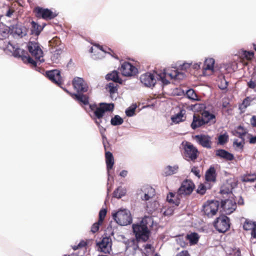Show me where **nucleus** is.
Returning a JSON list of instances; mask_svg holds the SVG:
<instances>
[{"mask_svg":"<svg viewBox=\"0 0 256 256\" xmlns=\"http://www.w3.org/2000/svg\"><path fill=\"white\" fill-rule=\"evenodd\" d=\"M107 211L106 209H102L99 212L98 222L100 223H102L104 220Z\"/></svg>","mask_w":256,"mask_h":256,"instance_id":"obj_45","label":"nucleus"},{"mask_svg":"<svg viewBox=\"0 0 256 256\" xmlns=\"http://www.w3.org/2000/svg\"><path fill=\"white\" fill-rule=\"evenodd\" d=\"M256 227V222H253L252 221L246 220L244 224L243 228L244 230H252L254 231V228Z\"/></svg>","mask_w":256,"mask_h":256,"instance_id":"obj_33","label":"nucleus"},{"mask_svg":"<svg viewBox=\"0 0 256 256\" xmlns=\"http://www.w3.org/2000/svg\"><path fill=\"white\" fill-rule=\"evenodd\" d=\"M215 154L216 157L222 158L226 161L232 160L234 158L233 154L223 149L216 150Z\"/></svg>","mask_w":256,"mask_h":256,"instance_id":"obj_20","label":"nucleus"},{"mask_svg":"<svg viewBox=\"0 0 256 256\" xmlns=\"http://www.w3.org/2000/svg\"><path fill=\"white\" fill-rule=\"evenodd\" d=\"M15 32L16 34H18V36H20L21 37H22L23 36V34H22V30L20 28H16Z\"/></svg>","mask_w":256,"mask_h":256,"instance_id":"obj_60","label":"nucleus"},{"mask_svg":"<svg viewBox=\"0 0 256 256\" xmlns=\"http://www.w3.org/2000/svg\"><path fill=\"white\" fill-rule=\"evenodd\" d=\"M216 172L214 167L210 166L206 172V180L208 182H214L216 180Z\"/></svg>","mask_w":256,"mask_h":256,"instance_id":"obj_25","label":"nucleus"},{"mask_svg":"<svg viewBox=\"0 0 256 256\" xmlns=\"http://www.w3.org/2000/svg\"><path fill=\"white\" fill-rule=\"evenodd\" d=\"M113 104L100 103L99 106L96 104H90V108L94 112L95 123L100 126L102 123V118L106 112L112 111L114 109Z\"/></svg>","mask_w":256,"mask_h":256,"instance_id":"obj_1","label":"nucleus"},{"mask_svg":"<svg viewBox=\"0 0 256 256\" xmlns=\"http://www.w3.org/2000/svg\"><path fill=\"white\" fill-rule=\"evenodd\" d=\"M10 32L9 28L2 22L0 23V40L6 38Z\"/></svg>","mask_w":256,"mask_h":256,"instance_id":"obj_27","label":"nucleus"},{"mask_svg":"<svg viewBox=\"0 0 256 256\" xmlns=\"http://www.w3.org/2000/svg\"><path fill=\"white\" fill-rule=\"evenodd\" d=\"M178 166H170L166 167L164 170L163 175L164 176H168L176 173V170H178Z\"/></svg>","mask_w":256,"mask_h":256,"instance_id":"obj_32","label":"nucleus"},{"mask_svg":"<svg viewBox=\"0 0 256 256\" xmlns=\"http://www.w3.org/2000/svg\"><path fill=\"white\" fill-rule=\"evenodd\" d=\"M194 188L195 185L192 180H185L178 190V196L182 197L189 196L192 193Z\"/></svg>","mask_w":256,"mask_h":256,"instance_id":"obj_7","label":"nucleus"},{"mask_svg":"<svg viewBox=\"0 0 256 256\" xmlns=\"http://www.w3.org/2000/svg\"><path fill=\"white\" fill-rule=\"evenodd\" d=\"M104 148L105 150H106V146H104ZM105 158L106 162V168L108 172H109V171L112 169L114 163V158L112 154L110 152L106 150Z\"/></svg>","mask_w":256,"mask_h":256,"instance_id":"obj_22","label":"nucleus"},{"mask_svg":"<svg viewBox=\"0 0 256 256\" xmlns=\"http://www.w3.org/2000/svg\"><path fill=\"white\" fill-rule=\"evenodd\" d=\"M120 70L124 76H134L138 74V68L128 62H122Z\"/></svg>","mask_w":256,"mask_h":256,"instance_id":"obj_10","label":"nucleus"},{"mask_svg":"<svg viewBox=\"0 0 256 256\" xmlns=\"http://www.w3.org/2000/svg\"><path fill=\"white\" fill-rule=\"evenodd\" d=\"M72 86L78 93L86 92L88 90V86L82 78L76 77L72 80Z\"/></svg>","mask_w":256,"mask_h":256,"instance_id":"obj_13","label":"nucleus"},{"mask_svg":"<svg viewBox=\"0 0 256 256\" xmlns=\"http://www.w3.org/2000/svg\"><path fill=\"white\" fill-rule=\"evenodd\" d=\"M228 140V136L226 133L220 134L218 138V144L222 145L226 143Z\"/></svg>","mask_w":256,"mask_h":256,"instance_id":"obj_42","label":"nucleus"},{"mask_svg":"<svg viewBox=\"0 0 256 256\" xmlns=\"http://www.w3.org/2000/svg\"><path fill=\"white\" fill-rule=\"evenodd\" d=\"M247 86L253 90L255 89L256 88V80H253V79L252 78L247 82Z\"/></svg>","mask_w":256,"mask_h":256,"instance_id":"obj_52","label":"nucleus"},{"mask_svg":"<svg viewBox=\"0 0 256 256\" xmlns=\"http://www.w3.org/2000/svg\"><path fill=\"white\" fill-rule=\"evenodd\" d=\"M124 122L123 119L118 115L115 116L111 119L110 122L112 126H119Z\"/></svg>","mask_w":256,"mask_h":256,"instance_id":"obj_37","label":"nucleus"},{"mask_svg":"<svg viewBox=\"0 0 256 256\" xmlns=\"http://www.w3.org/2000/svg\"><path fill=\"white\" fill-rule=\"evenodd\" d=\"M87 245L86 242L84 240H81L78 245L74 246L72 248L74 250H76L79 248H82L85 247Z\"/></svg>","mask_w":256,"mask_h":256,"instance_id":"obj_50","label":"nucleus"},{"mask_svg":"<svg viewBox=\"0 0 256 256\" xmlns=\"http://www.w3.org/2000/svg\"><path fill=\"white\" fill-rule=\"evenodd\" d=\"M206 125H211L216 122V118L214 114L210 113L208 110H204L200 112Z\"/></svg>","mask_w":256,"mask_h":256,"instance_id":"obj_19","label":"nucleus"},{"mask_svg":"<svg viewBox=\"0 0 256 256\" xmlns=\"http://www.w3.org/2000/svg\"><path fill=\"white\" fill-rule=\"evenodd\" d=\"M221 207L226 214H230L236 210V204L232 200L227 199L222 201Z\"/></svg>","mask_w":256,"mask_h":256,"instance_id":"obj_15","label":"nucleus"},{"mask_svg":"<svg viewBox=\"0 0 256 256\" xmlns=\"http://www.w3.org/2000/svg\"><path fill=\"white\" fill-rule=\"evenodd\" d=\"M200 64H201V63H200V62L199 64H198V63L194 64L192 65V68H193L194 69L198 70V69L200 68Z\"/></svg>","mask_w":256,"mask_h":256,"instance_id":"obj_62","label":"nucleus"},{"mask_svg":"<svg viewBox=\"0 0 256 256\" xmlns=\"http://www.w3.org/2000/svg\"><path fill=\"white\" fill-rule=\"evenodd\" d=\"M256 180V174H248L244 175L242 180L244 182H254Z\"/></svg>","mask_w":256,"mask_h":256,"instance_id":"obj_40","label":"nucleus"},{"mask_svg":"<svg viewBox=\"0 0 256 256\" xmlns=\"http://www.w3.org/2000/svg\"><path fill=\"white\" fill-rule=\"evenodd\" d=\"M35 16L38 18H42L45 20H50L57 16L56 12H52L50 10L44 8L40 6H36L34 9Z\"/></svg>","mask_w":256,"mask_h":256,"instance_id":"obj_8","label":"nucleus"},{"mask_svg":"<svg viewBox=\"0 0 256 256\" xmlns=\"http://www.w3.org/2000/svg\"><path fill=\"white\" fill-rule=\"evenodd\" d=\"M107 88H108L109 92L111 95L118 92V86L112 82L109 83L107 85Z\"/></svg>","mask_w":256,"mask_h":256,"instance_id":"obj_43","label":"nucleus"},{"mask_svg":"<svg viewBox=\"0 0 256 256\" xmlns=\"http://www.w3.org/2000/svg\"><path fill=\"white\" fill-rule=\"evenodd\" d=\"M186 118V110L182 109L178 114L172 117V120L174 123L178 124L180 122L184 121Z\"/></svg>","mask_w":256,"mask_h":256,"instance_id":"obj_24","label":"nucleus"},{"mask_svg":"<svg viewBox=\"0 0 256 256\" xmlns=\"http://www.w3.org/2000/svg\"><path fill=\"white\" fill-rule=\"evenodd\" d=\"M102 224V223H100L98 221L97 222L94 224L91 228V232L92 233H95L98 232L99 230L100 226Z\"/></svg>","mask_w":256,"mask_h":256,"instance_id":"obj_51","label":"nucleus"},{"mask_svg":"<svg viewBox=\"0 0 256 256\" xmlns=\"http://www.w3.org/2000/svg\"><path fill=\"white\" fill-rule=\"evenodd\" d=\"M232 256H241L240 252V250H236V252Z\"/></svg>","mask_w":256,"mask_h":256,"instance_id":"obj_64","label":"nucleus"},{"mask_svg":"<svg viewBox=\"0 0 256 256\" xmlns=\"http://www.w3.org/2000/svg\"><path fill=\"white\" fill-rule=\"evenodd\" d=\"M98 250L105 254H110L112 251V241L108 236L104 237L102 240L97 243Z\"/></svg>","mask_w":256,"mask_h":256,"instance_id":"obj_11","label":"nucleus"},{"mask_svg":"<svg viewBox=\"0 0 256 256\" xmlns=\"http://www.w3.org/2000/svg\"><path fill=\"white\" fill-rule=\"evenodd\" d=\"M253 99L250 96L246 97L242 101V102L239 104L238 108L240 111V113H244L246 108L250 105L251 102Z\"/></svg>","mask_w":256,"mask_h":256,"instance_id":"obj_26","label":"nucleus"},{"mask_svg":"<svg viewBox=\"0 0 256 256\" xmlns=\"http://www.w3.org/2000/svg\"><path fill=\"white\" fill-rule=\"evenodd\" d=\"M22 60L24 61H26L28 63L32 64V66H36V62L35 60H34L32 58H30V56H22Z\"/></svg>","mask_w":256,"mask_h":256,"instance_id":"obj_48","label":"nucleus"},{"mask_svg":"<svg viewBox=\"0 0 256 256\" xmlns=\"http://www.w3.org/2000/svg\"><path fill=\"white\" fill-rule=\"evenodd\" d=\"M28 49L32 57L40 62H44L43 52L38 42L30 41L28 44Z\"/></svg>","mask_w":256,"mask_h":256,"instance_id":"obj_9","label":"nucleus"},{"mask_svg":"<svg viewBox=\"0 0 256 256\" xmlns=\"http://www.w3.org/2000/svg\"><path fill=\"white\" fill-rule=\"evenodd\" d=\"M214 60L212 58H206L204 61L203 69L204 70H214Z\"/></svg>","mask_w":256,"mask_h":256,"instance_id":"obj_28","label":"nucleus"},{"mask_svg":"<svg viewBox=\"0 0 256 256\" xmlns=\"http://www.w3.org/2000/svg\"><path fill=\"white\" fill-rule=\"evenodd\" d=\"M167 200L170 203L178 206L180 203V199L176 196L175 194L170 192L167 196Z\"/></svg>","mask_w":256,"mask_h":256,"instance_id":"obj_29","label":"nucleus"},{"mask_svg":"<svg viewBox=\"0 0 256 256\" xmlns=\"http://www.w3.org/2000/svg\"><path fill=\"white\" fill-rule=\"evenodd\" d=\"M142 84L148 87L154 86L156 83V80L153 74L147 72L142 74L140 77Z\"/></svg>","mask_w":256,"mask_h":256,"instance_id":"obj_16","label":"nucleus"},{"mask_svg":"<svg viewBox=\"0 0 256 256\" xmlns=\"http://www.w3.org/2000/svg\"><path fill=\"white\" fill-rule=\"evenodd\" d=\"M213 225L219 232L224 233L230 228V218L226 215H220L214 220Z\"/></svg>","mask_w":256,"mask_h":256,"instance_id":"obj_5","label":"nucleus"},{"mask_svg":"<svg viewBox=\"0 0 256 256\" xmlns=\"http://www.w3.org/2000/svg\"><path fill=\"white\" fill-rule=\"evenodd\" d=\"M132 230L138 241L146 242L149 238L150 231L143 222L133 224Z\"/></svg>","mask_w":256,"mask_h":256,"instance_id":"obj_2","label":"nucleus"},{"mask_svg":"<svg viewBox=\"0 0 256 256\" xmlns=\"http://www.w3.org/2000/svg\"><path fill=\"white\" fill-rule=\"evenodd\" d=\"M196 141L204 148H212V138L210 136L205 134H198L194 136Z\"/></svg>","mask_w":256,"mask_h":256,"instance_id":"obj_14","label":"nucleus"},{"mask_svg":"<svg viewBox=\"0 0 256 256\" xmlns=\"http://www.w3.org/2000/svg\"><path fill=\"white\" fill-rule=\"evenodd\" d=\"M114 220L120 226H126L132 222L130 212L126 210H120L112 214Z\"/></svg>","mask_w":256,"mask_h":256,"instance_id":"obj_4","label":"nucleus"},{"mask_svg":"<svg viewBox=\"0 0 256 256\" xmlns=\"http://www.w3.org/2000/svg\"><path fill=\"white\" fill-rule=\"evenodd\" d=\"M242 56L246 60H250L254 57V52L252 51L242 50Z\"/></svg>","mask_w":256,"mask_h":256,"instance_id":"obj_41","label":"nucleus"},{"mask_svg":"<svg viewBox=\"0 0 256 256\" xmlns=\"http://www.w3.org/2000/svg\"><path fill=\"white\" fill-rule=\"evenodd\" d=\"M176 256H190L188 252L186 250H182L178 253Z\"/></svg>","mask_w":256,"mask_h":256,"instance_id":"obj_56","label":"nucleus"},{"mask_svg":"<svg viewBox=\"0 0 256 256\" xmlns=\"http://www.w3.org/2000/svg\"><path fill=\"white\" fill-rule=\"evenodd\" d=\"M249 142L251 144H256V136H252L251 134H249Z\"/></svg>","mask_w":256,"mask_h":256,"instance_id":"obj_57","label":"nucleus"},{"mask_svg":"<svg viewBox=\"0 0 256 256\" xmlns=\"http://www.w3.org/2000/svg\"><path fill=\"white\" fill-rule=\"evenodd\" d=\"M220 202L216 200H208L202 205V212L208 218L215 216L218 210Z\"/></svg>","mask_w":256,"mask_h":256,"instance_id":"obj_3","label":"nucleus"},{"mask_svg":"<svg viewBox=\"0 0 256 256\" xmlns=\"http://www.w3.org/2000/svg\"><path fill=\"white\" fill-rule=\"evenodd\" d=\"M192 64L189 63H184L182 66H181V69L183 70H186V69L190 68Z\"/></svg>","mask_w":256,"mask_h":256,"instance_id":"obj_59","label":"nucleus"},{"mask_svg":"<svg viewBox=\"0 0 256 256\" xmlns=\"http://www.w3.org/2000/svg\"><path fill=\"white\" fill-rule=\"evenodd\" d=\"M191 172L194 173L195 176H196L200 178V170H198V168H197V167H196V166H194L192 170H191Z\"/></svg>","mask_w":256,"mask_h":256,"instance_id":"obj_55","label":"nucleus"},{"mask_svg":"<svg viewBox=\"0 0 256 256\" xmlns=\"http://www.w3.org/2000/svg\"><path fill=\"white\" fill-rule=\"evenodd\" d=\"M32 34H35L36 36H38L42 30V28L40 26L38 25V24L34 22H32Z\"/></svg>","mask_w":256,"mask_h":256,"instance_id":"obj_36","label":"nucleus"},{"mask_svg":"<svg viewBox=\"0 0 256 256\" xmlns=\"http://www.w3.org/2000/svg\"><path fill=\"white\" fill-rule=\"evenodd\" d=\"M186 238L190 242L191 244H197L198 242L199 236L197 233L192 232L187 234L186 236Z\"/></svg>","mask_w":256,"mask_h":256,"instance_id":"obj_30","label":"nucleus"},{"mask_svg":"<svg viewBox=\"0 0 256 256\" xmlns=\"http://www.w3.org/2000/svg\"><path fill=\"white\" fill-rule=\"evenodd\" d=\"M46 76L52 82L59 86L63 84V80L60 75V72L58 70H54L46 72Z\"/></svg>","mask_w":256,"mask_h":256,"instance_id":"obj_12","label":"nucleus"},{"mask_svg":"<svg viewBox=\"0 0 256 256\" xmlns=\"http://www.w3.org/2000/svg\"><path fill=\"white\" fill-rule=\"evenodd\" d=\"M96 46L100 50L104 52L105 53H108L110 54L112 57L118 60L119 58L116 54L114 52L109 48H104L102 46H100V44H97Z\"/></svg>","mask_w":256,"mask_h":256,"instance_id":"obj_35","label":"nucleus"},{"mask_svg":"<svg viewBox=\"0 0 256 256\" xmlns=\"http://www.w3.org/2000/svg\"><path fill=\"white\" fill-rule=\"evenodd\" d=\"M144 250L146 256H148L150 254L152 253V246L150 244H146L144 246Z\"/></svg>","mask_w":256,"mask_h":256,"instance_id":"obj_49","label":"nucleus"},{"mask_svg":"<svg viewBox=\"0 0 256 256\" xmlns=\"http://www.w3.org/2000/svg\"><path fill=\"white\" fill-rule=\"evenodd\" d=\"M205 125L204 120H203L200 112L194 113L193 115L192 121L190 124L191 128L195 130Z\"/></svg>","mask_w":256,"mask_h":256,"instance_id":"obj_17","label":"nucleus"},{"mask_svg":"<svg viewBox=\"0 0 256 256\" xmlns=\"http://www.w3.org/2000/svg\"><path fill=\"white\" fill-rule=\"evenodd\" d=\"M186 94L187 96L191 100H198V96L195 92L192 89H190L188 90L186 92Z\"/></svg>","mask_w":256,"mask_h":256,"instance_id":"obj_44","label":"nucleus"},{"mask_svg":"<svg viewBox=\"0 0 256 256\" xmlns=\"http://www.w3.org/2000/svg\"><path fill=\"white\" fill-rule=\"evenodd\" d=\"M135 108H128L126 110V115L128 116H132L134 114Z\"/></svg>","mask_w":256,"mask_h":256,"instance_id":"obj_54","label":"nucleus"},{"mask_svg":"<svg viewBox=\"0 0 256 256\" xmlns=\"http://www.w3.org/2000/svg\"><path fill=\"white\" fill-rule=\"evenodd\" d=\"M128 174V171L127 170H122L120 172V175L122 176V177H126V176Z\"/></svg>","mask_w":256,"mask_h":256,"instance_id":"obj_61","label":"nucleus"},{"mask_svg":"<svg viewBox=\"0 0 256 256\" xmlns=\"http://www.w3.org/2000/svg\"><path fill=\"white\" fill-rule=\"evenodd\" d=\"M142 191L144 194V197L142 198L144 200H148L152 198L156 194L155 190L150 186H146L142 187Z\"/></svg>","mask_w":256,"mask_h":256,"instance_id":"obj_21","label":"nucleus"},{"mask_svg":"<svg viewBox=\"0 0 256 256\" xmlns=\"http://www.w3.org/2000/svg\"><path fill=\"white\" fill-rule=\"evenodd\" d=\"M244 143V138L242 139L241 142H238V140H235L234 142V146L236 148L242 150Z\"/></svg>","mask_w":256,"mask_h":256,"instance_id":"obj_46","label":"nucleus"},{"mask_svg":"<svg viewBox=\"0 0 256 256\" xmlns=\"http://www.w3.org/2000/svg\"><path fill=\"white\" fill-rule=\"evenodd\" d=\"M236 132L238 134V136L241 139L244 138V137L247 132L246 130L241 126H239L236 128Z\"/></svg>","mask_w":256,"mask_h":256,"instance_id":"obj_39","label":"nucleus"},{"mask_svg":"<svg viewBox=\"0 0 256 256\" xmlns=\"http://www.w3.org/2000/svg\"><path fill=\"white\" fill-rule=\"evenodd\" d=\"M183 144L184 149V158L188 161L194 162L198 156V150L190 142H186Z\"/></svg>","mask_w":256,"mask_h":256,"instance_id":"obj_6","label":"nucleus"},{"mask_svg":"<svg viewBox=\"0 0 256 256\" xmlns=\"http://www.w3.org/2000/svg\"><path fill=\"white\" fill-rule=\"evenodd\" d=\"M126 194V190L122 186H118L113 192V196L118 198H121Z\"/></svg>","mask_w":256,"mask_h":256,"instance_id":"obj_31","label":"nucleus"},{"mask_svg":"<svg viewBox=\"0 0 256 256\" xmlns=\"http://www.w3.org/2000/svg\"><path fill=\"white\" fill-rule=\"evenodd\" d=\"M168 74L172 78L180 80L184 78V75L183 73L179 72L178 70H174Z\"/></svg>","mask_w":256,"mask_h":256,"instance_id":"obj_34","label":"nucleus"},{"mask_svg":"<svg viewBox=\"0 0 256 256\" xmlns=\"http://www.w3.org/2000/svg\"><path fill=\"white\" fill-rule=\"evenodd\" d=\"M60 44L61 40L60 38L57 36L54 37L49 41L50 46H51L52 48L58 46Z\"/></svg>","mask_w":256,"mask_h":256,"instance_id":"obj_38","label":"nucleus"},{"mask_svg":"<svg viewBox=\"0 0 256 256\" xmlns=\"http://www.w3.org/2000/svg\"><path fill=\"white\" fill-rule=\"evenodd\" d=\"M72 97L76 100L80 106H83L89 105V97L86 95L84 94L83 93H78V94H73V93H69Z\"/></svg>","mask_w":256,"mask_h":256,"instance_id":"obj_18","label":"nucleus"},{"mask_svg":"<svg viewBox=\"0 0 256 256\" xmlns=\"http://www.w3.org/2000/svg\"><path fill=\"white\" fill-rule=\"evenodd\" d=\"M250 122L254 127H256V116H253L250 118Z\"/></svg>","mask_w":256,"mask_h":256,"instance_id":"obj_58","label":"nucleus"},{"mask_svg":"<svg viewBox=\"0 0 256 256\" xmlns=\"http://www.w3.org/2000/svg\"><path fill=\"white\" fill-rule=\"evenodd\" d=\"M230 191L228 189L226 190H224V189H222L220 190V193L222 194H229L230 193Z\"/></svg>","mask_w":256,"mask_h":256,"instance_id":"obj_63","label":"nucleus"},{"mask_svg":"<svg viewBox=\"0 0 256 256\" xmlns=\"http://www.w3.org/2000/svg\"><path fill=\"white\" fill-rule=\"evenodd\" d=\"M206 108V106L204 104H196L194 105V110L197 111H200V112H202L204 110H205Z\"/></svg>","mask_w":256,"mask_h":256,"instance_id":"obj_47","label":"nucleus"},{"mask_svg":"<svg viewBox=\"0 0 256 256\" xmlns=\"http://www.w3.org/2000/svg\"><path fill=\"white\" fill-rule=\"evenodd\" d=\"M206 191V186L202 184H200L198 186V187L197 189V190H196V192L198 194H200L202 195L205 194Z\"/></svg>","mask_w":256,"mask_h":256,"instance_id":"obj_53","label":"nucleus"},{"mask_svg":"<svg viewBox=\"0 0 256 256\" xmlns=\"http://www.w3.org/2000/svg\"><path fill=\"white\" fill-rule=\"evenodd\" d=\"M106 78L108 80H112L120 84H122V80L120 78L118 72L116 70H114L108 74L106 76Z\"/></svg>","mask_w":256,"mask_h":256,"instance_id":"obj_23","label":"nucleus"}]
</instances>
